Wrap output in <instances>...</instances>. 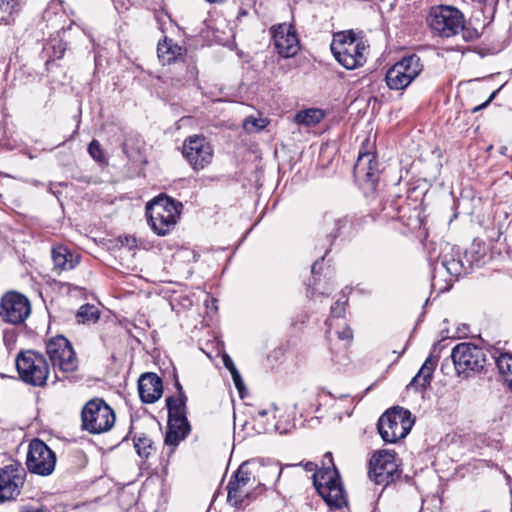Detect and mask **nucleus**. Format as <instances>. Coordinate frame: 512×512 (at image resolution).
Instances as JSON below:
<instances>
[{
  "label": "nucleus",
  "mask_w": 512,
  "mask_h": 512,
  "mask_svg": "<svg viewBox=\"0 0 512 512\" xmlns=\"http://www.w3.org/2000/svg\"><path fill=\"white\" fill-rule=\"evenodd\" d=\"M338 338L341 340L350 341L353 338L352 329L349 326H345L342 331L337 332Z\"/></svg>",
  "instance_id": "nucleus-42"
},
{
  "label": "nucleus",
  "mask_w": 512,
  "mask_h": 512,
  "mask_svg": "<svg viewBox=\"0 0 512 512\" xmlns=\"http://www.w3.org/2000/svg\"><path fill=\"white\" fill-rule=\"evenodd\" d=\"M224 366L229 370L235 366L233 360L227 355H223L222 357Z\"/></svg>",
  "instance_id": "nucleus-45"
},
{
  "label": "nucleus",
  "mask_w": 512,
  "mask_h": 512,
  "mask_svg": "<svg viewBox=\"0 0 512 512\" xmlns=\"http://www.w3.org/2000/svg\"><path fill=\"white\" fill-rule=\"evenodd\" d=\"M319 495L331 509H340L347 504L346 493L341 479L331 487L322 488Z\"/></svg>",
  "instance_id": "nucleus-23"
},
{
  "label": "nucleus",
  "mask_w": 512,
  "mask_h": 512,
  "mask_svg": "<svg viewBox=\"0 0 512 512\" xmlns=\"http://www.w3.org/2000/svg\"><path fill=\"white\" fill-rule=\"evenodd\" d=\"M456 254L457 258L455 257L454 247L446 244L445 248L436 260V265L440 264L447 273L452 276L459 277L463 274H467L468 268L464 266L463 262L459 258V253L457 252Z\"/></svg>",
  "instance_id": "nucleus-20"
},
{
  "label": "nucleus",
  "mask_w": 512,
  "mask_h": 512,
  "mask_svg": "<svg viewBox=\"0 0 512 512\" xmlns=\"http://www.w3.org/2000/svg\"><path fill=\"white\" fill-rule=\"evenodd\" d=\"M455 369L459 375L468 374L470 371H481L486 363V354L482 348L472 343H460L451 353Z\"/></svg>",
  "instance_id": "nucleus-9"
},
{
  "label": "nucleus",
  "mask_w": 512,
  "mask_h": 512,
  "mask_svg": "<svg viewBox=\"0 0 512 512\" xmlns=\"http://www.w3.org/2000/svg\"><path fill=\"white\" fill-rule=\"evenodd\" d=\"M122 149H123V152L129 157L130 155H129V152L127 150L126 143H123Z\"/></svg>",
  "instance_id": "nucleus-50"
},
{
  "label": "nucleus",
  "mask_w": 512,
  "mask_h": 512,
  "mask_svg": "<svg viewBox=\"0 0 512 512\" xmlns=\"http://www.w3.org/2000/svg\"><path fill=\"white\" fill-rule=\"evenodd\" d=\"M182 204L166 195L154 198L146 205V216L152 230L159 236L167 235L176 225Z\"/></svg>",
  "instance_id": "nucleus-1"
},
{
  "label": "nucleus",
  "mask_w": 512,
  "mask_h": 512,
  "mask_svg": "<svg viewBox=\"0 0 512 512\" xmlns=\"http://www.w3.org/2000/svg\"><path fill=\"white\" fill-rule=\"evenodd\" d=\"M330 48L338 63L347 70H354L366 62L364 51L367 46L356 39L353 31L336 33Z\"/></svg>",
  "instance_id": "nucleus-2"
},
{
  "label": "nucleus",
  "mask_w": 512,
  "mask_h": 512,
  "mask_svg": "<svg viewBox=\"0 0 512 512\" xmlns=\"http://www.w3.org/2000/svg\"><path fill=\"white\" fill-rule=\"evenodd\" d=\"M82 428L91 434L107 432L115 423L112 408L102 399L88 401L81 411Z\"/></svg>",
  "instance_id": "nucleus-4"
},
{
  "label": "nucleus",
  "mask_w": 512,
  "mask_h": 512,
  "mask_svg": "<svg viewBox=\"0 0 512 512\" xmlns=\"http://www.w3.org/2000/svg\"><path fill=\"white\" fill-rule=\"evenodd\" d=\"M401 69V65L395 64L387 71L385 79L390 89L402 90L412 82V78L405 75Z\"/></svg>",
  "instance_id": "nucleus-26"
},
{
  "label": "nucleus",
  "mask_w": 512,
  "mask_h": 512,
  "mask_svg": "<svg viewBox=\"0 0 512 512\" xmlns=\"http://www.w3.org/2000/svg\"><path fill=\"white\" fill-rule=\"evenodd\" d=\"M354 175L357 179L369 184L374 190L379 178V168L376 157L369 151H360L354 165Z\"/></svg>",
  "instance_id": "nucleus-16"
},
{
  "label": "nucleus",
  "mask_w": 512,
  "mask_h": 512,
  "mask_svg": "<svg viewBox=\"0 0 512 512\" xmlns=\"http://www.w3.org/2000/svg\"><path fill=\"white\" fill-rule=\"evenodd\" d=\"M232 379H233L235 387L239 391L240 396L243 397L242 391L245 389V385H244V382L242 380L240 373H237L236 375L232 376Z\"/></svg>",
  "instance_id": "nucleus-43"
},
{
  "label": "nucleus",
  "mask_w": 512,
  "mask_h": 512,
  "mask_svg": "<svg viewBox=\"0 0 512 512\" xmlns=\"http://www.w3.org/2000/svg\"><path fill=\"white\" fill-rule=\"evenodd\" d=\"M45 49L52 50V54L49 55V57L52 58L53 60L61 59L64 56V53L66 51V45L61 40L53 39L48 43V47H46Z\"/></svg>",
  "instance_id": "nucleus-35"
},
{
  "label": "nucleus",
  "mask_w": 512,
  "mask_h": 512,
  "mask_svg": "<svg viewBox=\"0 0 512 512\" xmlns=\"http://www.w3.org/2000/svg\"><path fill=\"white\" fill-rule=\"evenodd\" d=\"M266 126V123L263 119H257L253 117H249L245 119L243 123V127L246 131H259Z\"/></svg>",
  "instance_id": "nucleus-37"
},
{
  "label": "nucleus",
  "mask_w": 512,
  "mask_h": 512,
  "mask_svg": "<svg viewBox=\"0 0 512 512\" xmlns=\"http://www.w3.org/2000/svg\"><path fill=\"white\" fill-rule=\"evenodd\" d=\"M483 30L484 27L479 30L477 27H474L472 21H470L467 25L464 23V27L460 32H462V37L465 41H475L481 36Z\"/></svg>",
  "instance_id": "nucleus-34"
},
{
  "label": "nucleus",
  "mask_w": 512,
  "mask_h": 512,
  "mask_svg": "<svg viewBox=\"0 0 512 512\" xmlns=\"http://www.w3.org/2000/svg\"><path fill=\"white\" fill-rule=\"evenodd\" d=\"M306 469H307V470H310V471H311V470H313V469H314V464H313V463H308V464L306 465Z\"/></svg>",
  "instance_id": "nucleus-51"
},
{
  "label": "nucleus",
  "mask_w": 512,
  "mask_h": 512,
  "mask_svg": "<svg viewBox=\"0 0 512 512\" xmlns=\"http://www.w3.org/2000/svg\"><path fill=\"white\" fill-rule=\"evenodd\" d=\"M414 425V418L408 409L394 406L379 418L377 429L387 443H396L405 438Z\"/></svg>",
  "instance_id": "nucleus-3"
},
{
  "label": "nucleus",
  "mask_w": 512,
  "mask_h": 512,
  "mask_svg": "<svg viewBox=\"0 0 512 512\" xmlns=\"http://www.w3.org/2000/svg\"><path fill=\"white\" fill-rule=\"evenodd\" d=\"M509 379V382L507 383L509 388L512 390V377L511 378H508Z\"/></svg>",
  "instance_id": "nucleus-53"
},
{
  "label": "nucleus",
  "mask_w": 512,
  "mask_h": 512,
  "mask_svg": "<svg viewBox=\"0 0 512 512\" xmlns=\"http://www.w3.org/2000/svg\"><path fill=\"white\" fill-rule=\"evenodd\" d=\"M61 10V2L59 0H52L43 13L44 19L49 20L52 13L57 14Z\"/></svg>",
  "instance_id": "nucleus-39"
},
{
  "label": "nucleus",
  "mask_w": 512,
  "mask_h": 512,
  "mask_svg": "<svg viewBox=\"0 0 512 512\" xmlns=\"http://www.w3.org/2000/svg\"><path fill=\"white\" fill-rule=\"evenodd\" d=\"M251 467L254 470L253 480L257 481L260 486L266 487L275 484L281 474L282 468L278 462L263 463L257 460H251Z\"/></svg>",
  "instance_id": "nucleus-19"
},
{
  "label": "nucleus",
  "mask_w": 512,
  "mask_h": 512,
  "mask_svg": "<svg viewBox=\"0 0 512 512\" xmlns=\"http://www.w3.org/2000/svg\"><path fill=\"white\" fill-rule=\"evenodd\" d=\"M89 155L99 163L105 162V156L98 140L93 139L88 145Z\"/></svg>",
  "instance_id": "nucleus-36"
},
{
  "label": "nucleus",
  "mask_w": 512,
  "mask_h": 512,
  "mask_svg": "<svg viewBox=\"0 0 512 512\" xmlns=\"http://www.w3.org/2000/svg\"><path fill=\"white\" fill-rule=\"evenodd\" d=\"M308 293L311 295V296H314L315 293H316V289L311 285L309 284V287H308Z\"/></svg>",
  "instance_id": "nucleus-48"
},
{
  "label": "nucleus",
  "mask_w": 512,
  "mask_h": 512,
  "mask_svg": "<svg viewBox=\"0 0 512 512\" xmlns=\"http://www.w3.org/2000/svg\"><path fill=\"white\" fill-rule=\"evenodd\" d=\"M333 221H334L335 227L328 235L330 242H333L340 235L342 228L346 226L349 219H348V217H343V218L334 219Z\"/></svg>",
  "instance_id": "nucleus-38"
},
{
  "label": "nucleus",
  "mask_w": 512,
  "mask_h": 512,
  "mask_svg": "<svg viewBox=\"0 0 512 512\" xmlns=\"http://www.w3.org/2000/svg\"><path fill=\"white\" fill-rule=\"evenodd\" d=\"M323 462V467L313 474V485L318 494H320L322 488L331 487L340 480L339 472L333 463L332 454L330 452L324 455Z\"/></svg>",
  "instance_id": "nucleus-18"
},
{
  "label": "nucleus",
  "mask_w": 512,
  "mask_h": 512,
  "mask_svg": "<svg viewBox=\"0 0 512 512\" xmlns=\"http://www.w3.org/2000/svg\"><path fill=\"white\" fill-rule=\"evenodd\" d=\"M396 65H401L402 72H404L405 75L410 76L412 81L418 77L423 70L421 59L416 54L404 56L400 61L396 63Z\"/></svg>",
  "instance_id": "nucleus-27"
},
{
  "label": "nucleus",
  "mask_w": 512,
  "mask_h": 512,
  "mask_svg": "<svg viewBox=\"0 0 512 512\" xmlns=\"http://www.w3.org/2000/svg\"><path fill=\"white\" fill-rule=\"evenodd\" d=\"M229 372L231 373V376H234L236 375L237 373H239L238 369L236 368V366H234L233 368L229 369Z\"/></svg>",
  "instance_id": "nucleus-49"
},
{
  "label": "nucleus",
  "mask_w": 512,
  "mask_h": 512,
  "mask_svg": "<svg viewBox=\"0 0 512 512\" xmlns=\"http://www.w3.org/2000/svg\"><path fill=\"white\" fill-rule=\"evenodd\" d=\"M133 442L136 452L141 458H148L154 450L153 442L145 434L135 435Z\"/></svg>",
  "instance_id": "nucleus-32"
},
{
  "label": "nucleus",
  "mask_w": 512,
  "mask_h": 512,
  "mask_svg": "<svg viewBox=\"0 0 512 512\" xmlns=\"http://www.w3.org/2000/svg\"><path fill=\"white\" fill-rule=\"evenodd\" d=\"M54 269L71 270L79 263L78 256H74L67 247L57 246L51 251Z\"/></svg>",
  "instance_id": "nucleus-24"
},
{
  "label": "nucleus",
  "mask_w": 512,
  "mask_h": 512,
  "mask_svg": "<svg viewBox=\"0 0 512 512\" xmlns=\"http://www.w3.org/2000/svg\"><path fill=\"white\" fill-rule=\"evenodd\" d=\"M31 313V305L26 296L10 291L5 293L0 302V316L10 324H22Z\"/></svg>",
  "instance_id": "nucleus-11"
},
{
  "label": "nucleus",
  "mask_w": 512,
  "mask_h": 512,
  "mask_svg": "<svg viewBox=\"0 0 512 512\" xmlns=\"http://www.w3.org/2000/svg\"><path fill=\"white\" fill-rule=\"evenodd\" d=\"M99 316L100 312L98 308L90 304L82 305L76 313L77 322L80 324L96 323Z\"/></svg>",
  "instance_id": "nucleus-31"
},
{
  "label": "nucleus",
  "mask_w": 512,
  "mask_h": 512,
  "mask_svg": "<svg viewBox=\"0 0 512 512\" xmlns=\"http://www.w3.org/2000/svg\"><path fill=\"white\" fill-rule=\"evenodd\" d=\"M190 431V425H187V428L182 425L176 428L174 423L168 422L164 442L168 446L176 447L189 435Z\"/></svg>",
  "instance_id": "nucleus-28"
},
{
  "label": "nucleus",
  "mask_w": 512,
  "mask_h": 512,
  "mask_svg": "<svg viewBox=\"0 0 512 512\" xmlns=\"http://www.w3.org/2000/svg\"><path fill=\"white\" fill-rule=\"evenodd\" d=\"M206 1L209 2V3H222L225 0H206Z\"/></svg>",
  "instance_id": "nucleus-52"
},
{
  "label": "nucleus",
  "mask_w": 512,
  "mask_h": 512,
  "mask_svg": "<svg viewBox=\"0 0 512 512\" xmlns=\"http://www.w3.org/2000/svg\"><path fill=\"white\" fill-rule=\"evenodd\" d=\"M325 113L321 109L310 108L303 111H300L295 116V121L298 124L311 126L318 124L323 120Z\"/></svg>",
  "instance_id": "nucleus-30"
},
{
  "label": "nucleus",
  "mask_w": 512,
  "mask_h": 512,
  "mask_svg": "<svg viewBox=\"0 0 512 512\" xmlns=\"http://www.w3.org/2000/svg\"><path fill=\"white\" fill-rule=\"evenodd\" d=\"M26 465L31 473L48 476L56 465L55 453L40 439H33L29 444Z\"/></svg>",
  "instance_id": "nucleus-10"
},
{
  "label": "nucleus",
  "mask_w": 512,
  "mask_h": 512,
  "mask_svg": "<svg viewBox=\"0 0 512 512\" xmlns=\"http://www.w3.org/2000/svg\"><path fill=\"white\" fill-rule=\"evenodd\" d=\"M20 378L33 386H43L49 375V365L45 357L28 350L20 352L15 359Z\"/></svg>",
  "instance_id": "nucleus-5"
},
{
  "label": "nucleus",
  "mask_w": 512,
  "mask_h": 512,
  "mask_svg": "<svg viewBox=\"0 0 512 512\" xmlns=\"http://www.w3.org/2000/svg\"><path fill=\"white\" fill-rule=\"evenodd\" d=\"M347 299L344 301L338 300L332 307H331V314L333 317H342L345 313V306L347 304Z\"/></svg>",
  "instance_id": "nucleus-40"
},
{
  "label": "nucleus",
  "mask_w": 512,
  "mask_h": 512,
  "mask_svg": "<svg viewBox=\"0 0 512 512\" xmlns=\"http://www.w3.org/2000/svg\"><path fill=\"white\" fill-rule=\"evenodd\" d=\"M26 472L20 464H10L0 468V501H10L20 495Z\"/></svg>",
  "instance_id": "nucleus-13"
},
{
  "label": "nucleus",
  "mask_w": 512,
  "mask_h": 512,
  "mask_svg": "<svg viewBox=\"0 0 512 512\" xmlns=\"http://www.w3.org/2000/svg\"><path fill=\"white\" fill-rule=\"evenodd\" d=\"M46 353L54 369L69 373L78 368L74 349L69 340L62 335L53 337L47 342Z\"/></svg>",
  "instance_id": "nucleus-8"
},
{
  "label": "nucleus",
  "mask_w": 512,
  "mask_h": 512,
  "mask_svg": "<svg viewBox=\"0 0 512 512\" xmlns=\"http://www.w3.org/2000/svg\"><path fill=\"white\" fill-rule=\"evenodd\" d=\"M438 357L432 354L425 360L418 373L412 378L408 388H413L417 392H424L430 386L433 372L437 366Z\"/></svg>",
  "instance_id": "nucleus-22"
},
{
  "label": "nucleus",
  "mask_w": 512,
  "mask_h": 512,
  "mask_svg": "<svg viewBox=\"0 0 512 512\" xmlns=\"http://www.w3.org/2000/svg\"><path fill=\"white\" fill-rule=\"evenodd\" d=\"M318 265H319V261H315V262L313 263V265H312V267H311V272H312V274H313V275H315V274H316V268H317V266H318Z\"/></svg>",
  "instance_id": "nucleus-47"
},
{
  "label": "nucleus",
  "mask_w": 512,
  "mask_h": 512,
  "mask_svg": "<svg viewBox=\"0 0 512 512\" xmlns=\"http://www.w3.org/2000/svg\"><path fill=\"white\" fill-rule=\"evenodd\" d=\"M175 387H176L177 392H178V395L175 396L176 398H182L183 395H186L184 390H183L182 385L180 384V382L178 380H176Z\"/></svg>",
  "instance_id": "nucleus-46"
},
{
  "label": "nucleus",
  "mask_w": 512,
  "mask_h": 512,
  "mask_svg": "<svg viewBox=\"0 0 512 512\" xmlns=\"http://www.w3.org/2000/svg\"><path fill=\"white\" fill-rule=\"evenodd\" d=\"M182 154L194 170H201L211 163L213 148L204 136L192 135L184 140Z\"/></svg>",
  "instance_id": "nucleus-12"
},
{
  "label": "nucleus",
  "mask_w": 512,
  "mask_h": 512,
  "mask_svg": "<svg viewBox=\"0 0 512 512\" xmlns=\"http://www.w3.org/2000/svg\"><path fill=\"white\" fill-rule=\"evenodd\" d=\"M495 363L499 373L502 375L505 382L508 383V378H512V353L501 354L495 358Z\"/></svg>",
  "instance_id": "nucleus-33"
},
{
  "label": "nucleus",
  "mask_w": 512,
  "mask_h": 512,
  "mask_svg": "<svg viewBox=\"0 0 512 512\" xmlns=\"http://www.w3.org/2000/svg\"><path fill=\"white\" fill-rule=\"evenodd\" d=\"M430 28L439 36L450 38L464 27L462 12L452 6H439L431 10L428 17Z\"/></svg>",
  "instance_id": "nucleus-6"
},
{
  "label": "nucleus",
  "mask_w": 512,
  "mask_h": 512,
  "mask_svg": "<svg viewBox=\"0 0 512 512\" xmlns=\"http://www.w3.org/2000/svg\"><path fill=\"white\" fill-rule=\"evenodd\" d=\"M138 392L143 403H155L163 394V382L155 373L142 374L138 380Z\"/></svg>",
  "instance_id": "nucleus-17"
},
{
  "label": "nucleus",
  "mask_w": 512,
  "mask_h": 512,
  "mask_svg": "<svg viewBox=\"0 0 512 512\" xmlns=\"http://www.w3.org/2000/svg\"><path fill=\"white\" fill-rule=\"evenodd\" d=\"M401 470L394 451L380 450L369 462V477L378 485H389L398 480Z\"/></svg>",
  "instance_id": "nucleus-7"
},
{
  "label": "nucleus",
  "mask_w": 512,
  "mask_h": 512,
  "mask_svg": "<svg viewBox=\"0 0 512 512\" xmlns=\"http://www.w3.org/2000/svg\"><path fill=\"white\" fill-rule=\"evenodd\" d=\"M252 475L254 476V470L251 467V461H246L239 466L230 479L227 486V500L233 506H241L245 498L249 497V494H243L242 488L250 483Z\"/></svg>",
  "instance_id": "nucleus-14"
},
{
  "label": "nucleus",
  "mask_w": 512,
  "mask_h": 512,
  "mask_svg": "<svg viewBox=\"0 0 512 512\" xmlns=\"http://www.w3.org/2000/svg\"><path fill=\"white\" fill-rule=\"evenodd\" d=\"M276 410V405L271 404L269 409H259L254 414L253 419L259 433H266L276 429V424L274 423Z\"/></svg>",
  "instance_id": "nucleus-25"
},
{
  "label": "nucleus",
  "mask_w": 512,
  "mask_h": 512,
  "mask_svg": "<svg viewBox=\"0 0 512 512\" xmlns=\"http://www.w3.org/2000/svg\"><path fill=\"white\" fill-rule=\"evenodd\" d=\"M271 33L274 46L281 57L289 58L298 52L299 40L292 25L286 23L273 26Z\"/></svg>",
  "instance_id": "nucleus-15"
},
{
  "label": "nucleus",
  "mask_w": 512,
  "mask_h": 512,
  "mask_svg": "<svg viewBox=\"0 0 512 512\" xmlns=\"http://www.w3.org/2000/svg\"><path fill=\"white\" fill-rule=\"evenodd\" d=\"M187 396L183 395L182 398H176L175 396H169L166 398V407L168 410V422L174 423L176 428L179 425L187 428L190 425L187 419Z\"/></svg>",
  "instance_id": "nucleus-21"
},
{
  "label": "nucleus",
  "mask_w": 512,
  "mask_h": 512,
  "mask_svg": "<svg viewBox=\"0 0 512 512\" xmlns=\"http://www.w3.org/2000/svg\"><path fill=\"white\" fill-rule=\"evenodd\" d=\"M17 0H0V9L4 12L13 13L17 10Z\"/></svg>",
  "instance_id": "nucleus-41"
},
{
  "label": "nucleus",
  "mask_w": 512,
  "mask_h": 512,
  "mask_svg": "<svg viewBox=\"0 0 512 512\" xmlns=\"http://www.w3.org/2000/svg\"><path fill=\"white\" fill-rule=\"evenodd\" d=\"M157 53L159 59L164 65L170 64L175 61L179 55H181V47L173 44L172 41H167V39H165L162 43H158Z\"/></svg>",
  "instance_id": "nucleus-29"
},
{
  "label": "nucleus",
  "mask_w": 512,
  "mask_h": 512,
  "mask_svg": "<svg viewBox=\"0 0 512 512\" xmlns=\"http://www.w3.org/2000/svg\"><path fill=\"white\" fill-rule=\"evenodd\" d=\"M240 15H246V11H244V10H243V11H241V12H240Z\"/></svg>",
  "instance_id": "nucleus-54"
},
{
  "label": "nucleus",
  "mask_w": 512,
  "mask_h": 512,
  "mask_svg": "<svg viewBox=\"0 0 512 512\" xmlns=\"http://www.w3.org/2000/svg\"><path fill=\"white\" fill-rule=\"evenodd\" d=\"M497 91H494L490 96L489 98L484 102L482 103L481 105H478L476 107L473 108V112H477L485 107L488 106V104L494 99L495 95H496Z\"/></svg>",
  "instance_id": "nucleus-44"
}]
</instances>
